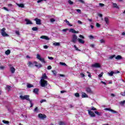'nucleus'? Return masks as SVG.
<instances>
[{"label":"nucleus","mask_w":125,"mask_h":125,"mask_svg":"<svg viewBox=\"0 0 125 125\" xmlns=\"http://www.w3.org/2000/svg\"><path fill=\"white\" fill-rule=\"evenodd\" d=\"M25 22H26V25H30L33 24V22H32V21L27 19L25 20Z\"/></svg>","instance_id":"18"},{"label":"nucleus","mask_w":125,"mask_h":125,"mask_svg":"<svg viewBox=\"0 0 125 125\" xmlns=\"http://www.w3.org/2000/svg\"><path fill=\"white\" fill-rule=\"evenodd\" d=\"M92 67L94 68H100V64L98 63H96L92 65Z\"/></svg>","instance_id":"13"},{"label":"nucleus","mask_w":125,"mask_h":125,"mask_svg":"<svg viewBox=\"0 0 125 125\" xmlns=\"http://www.w3.org/2000/svg\"><path fill=\"white\" fill-rule=\"evenodd\" d=\"M40 82H41V85L42 87H45V86L47 85V81L43 79H41L40 80Z\"/></svg>","instance_id":"3"},{"label":"nucleus","mask_w":125,"mask_h":125,"mask_svg":"<svg viewBox=\"0 0 125 125\" xmlns=\"http://www.w3.org/2000/svg\"><path fill=\"white\" fill-rule=\"evenodd\" d=\"M85 91L87 92V93H88L89 94H93V91L91 90V88L89 87H87L85 88Z\"/></svg>","instance_id":"7"},{"label":"nucleus","mask_w":125,"mask_h":125,"mask_svg":"<svg viewBox=\"0 0 125 125\" xmlns=\"http://www.w3.org/2000/svg\"><path fill=\"white\" fill-rule=\"evenodd\" d=\"M10 70L12 74H14V73H15V68H14V67H11Z\"/></svg>","instance_id":"20"},{"label":"nucleus","mask_w":125,"mask_h":125,"mask_svg":"<svg viewBox=\"0 0 125 125\" xmlns=\"http://www.w3.org/2000/svg\"><path fill=\"white\" fill-rule=\"evenodd\" d=\"M10 50L8 49L5 52V54H6V55H9L10 54Z\"/></svg>","instance_id":"27"},{"label":"nucleus","mask_w":125,"mask_h":125,"mask_svg":"<svg viewBox=\"0 0 125 125\" xmlns=\"http://www.w3.org/2000/svg\"><path fill=\"white\" fill-rule=\"evenodd\" d=\"M100 42L101 43H105V40L104 39H101L100 40Z\"/></svg>","instance_id":"41"},{"label":"nucleus","mask_w":125,"mask_h":125,"mask_svg":"<svg viewBox=\"0 0 125 125\" xmlns=\"http://www.w3.org/2000/svg\"><path fill=\"white\" fill-rule=\"evenodd\" d=\"M88 38L90 39V40H92V39H94V37L92 35H89L88 36Z\"/></svg>","instance_id":"50"},{"label":"nucleus","mask_w":125,"mask_h":125,"mask_svg":"<svg viewBox=\"0 0 125 125\" xmlns=\"http://www.w3.org/2000/svg\"><path fill=\"white\" fill-rule=\"evenodd\" d=\"M60 65L62 66H65L67 67V64L65 62H60Z\"/></svg>","instance_id":"33"},{"label":"nucleus","mask_w":125,"mask_h":125,"mask_svg":"<svg viewBox=\"0 0 125 125\" xmlns=\"http://www.w3.org/2000/svg\"><path fill=\"white\" fill-rule=\"evenodd\" d=\"M115 59H116V60H121L123 59V58L121 55H118L117 57H115Z\"/></svg>","instance_id":"24"},{"label":"nucleus","mask_w":125,"mask_h":125,"mask_svg":"<svg viewBox=\"0 0 125 125\" xmlns=\"http://www.w3.org/2000/svg\"><path fill=\"white\" fill-rule=\"evenodd\" d=\"M103 74H104V73L102 72L100 74H99L98 76L99 78H102L103 76Z\"/></svg>","instance_id":"46"},{"label":"nucleus","mask_w":125,"mask_h":125,"mask_svg":"<svg viewBox=\"0 0 125 125\" xmlns=\"http://www.w3.org/2000/svg\"><path fill=\"white\" fill-rule=\"evenodd\" d=\"M79 38H81V39H83V40H84V37H83V36L82 35H79Z\"/></svg>","instance_id":"60"},{"label":"nucleus","mask_w":125,"mask_h":125,"mask_svg":"<svg viewBox=\"0 0 125 125\" xmlns=\"http://www.w3.org/2000/svg\"><path fill=\"white\" fill-rule=\"evenodd\" d=\"M68 3L69 4H70V5H73V4H74V2H73V1H72V0H68Z\"/></svg>","instance_id":"34"},{"label":"nucleus","mask_w":125,"mask_h":125,"mask_svg":"<svg viewBox=\"0 0 125 125\" xmlns=\"http://www.w3.org/2000/svg\"><path fill=\"white\" fill-rule=\"evenodd\" d=\"M27 87H28V88H31V87H34V85H33L30 83H28L27 85Z\"/></svg>","instance_id":"30"},{"label":"nucleus","mask_w":125,"mask_h":125,"mask_svg":"<svg viewBox=\"0 0 125 125\" xmlns=\"http://www.w3.org/2000/svg\"><path fill=\"white\" fill-rule=\"evenodd\" d=\"M120 94L121 95H122V96H125V90L124 92H121Z\"/></svg>","instance_id":"59"},{"label":"nucleus","mask_w":125,"mask_h":125,"mask_svg":"<svg viewBox=\"0 0 125 125\" xmlns=\"http://www.w3.org/2000/svg\"><path fill=\"white\" fill-rule=\"evenodd\" d=\"M37 59L41 61L42 63H43L44 64H46V62L45 61V59L44 58H42V56L40 55V54H37L36 57Z\"/></svg>","instance_id":"1"},{"label":"nucleus","mask_w":125,"mask_h":125,"mask_svg":"<svg viewBox=\"0 0 125 125\" xmlns=\"http://www.w3.org/2000/svg\"><path fill=\"white\" fill-rule=\"evenodd\" d=\"M96 27H97V28H100V27H101V25L97 22L96 23Z\"/></svg>","instance_id":"54"},{"label":"nucleus","mask_w":125,"mask_h":125,"mask_svg":"<svg viewBox=\"0 0 125 125\" xmlns=\"http://www.w3.org/2000/svg\"><path fill=\"white\" fill-rule=\"evenodd\" d=\"M34 21H36L37 25H41L42 24V20L41 19L35 18Z\"/></svg>","instance_id":"9"},{"label":"nucleus","mask_w":125,"mask_h":125,"mask_svg":"<svg viewBox=\"0 0 125 125\" xmlns=\"http://www.w3.org/2000/svg\"><path fill=\"white\" fill-rule=\"evenodd\" d=\"M114 57H116V55H113L110 56L108 58V59L112 60V59H113V58H114Z\"/></svg>","instance_id":"40"},{"label":"nucleus","mask_w":125,"mask_h":125,"mask_svg":"<svg viewBox=\"0 0 125 125\" xmlns=\"http://www.w3.org/2000/svg\"><path fill=\"white\" fill-rule=\"evenodd\" d=\"M94 113H95L98 116H101V115H102V113L99 112L97 111H95Z\"/></svg>","instance_id":"29"},{"label":"nucleus","mask_w":125,"mask_h":125,"mask_svg":"<svg viewBox=\"0 0 125 125\" xmlns=\"http://www.w3.org/2000/svg\"><path fill=\"white\" fill-rule=\"evenodd\" d=\"M2 123H3V124H5L6 125L9 124V122L5 120H3Z\"/></svg>","instance_id":"37"},{"label":"nucleus","mask_w":125,"mask_h":125,"mask_svg":"<svg viewBox=\"0 0 125 125\" xmlns=\"http://www.w3.org/2000/svg\"><path fill=\"white\" fill-rule=\"evenodd\" d=\"M65 22L67 23V25L68 26H70V27H72V26H73V25L70 24V22H69V21H67V20H65Z\"/></svg>","instance_id":"39"},{"label":"nucleus","mask_w":125,"mask_h":125,"mask_svg":"<svg viewBox=\"0 0 125 125\" xmlns=\"http://www.w3.org/2000/svg\"><path fill=\"white\" fill-rule=\"evenodd\" d=\"M43 0L44 1H46V0H38L37 1V2H38V3H40V2H42V1H43Z\"/></svg>","instance_id":"51"},{"label":"nucleus","mask_w":125,"mask_h":125,"mask_svg":"<svg viewBox=\"0 0 125 125\" xmlns=\"http://www.w3.org/2000/svg\"><path fill=\"white\" fill-rule=\"evenodd\" d=\"M78 1H79V2H81V3H83V4H85V2H84V0H78Z\"/></svg>","instance_id":"38"},{"label":"nucleus","mask_w":125,"mask_h":125,"mask_svg":"<svg viewBox=\"0 0 125 125\" xmlns=\"http://www.w3.org/2000/svg\"><path fill=\"white\" fill-rule=\"evenodd\" d=\"M47 70H51L52 69V67L51 65H48L47 68Z\"/></svg>","instance_id":"56"},{"label":"nucleus","mask_w":125,"mask_h":125,"mask_svg":"<svg viewBox=\"0 0 125 125\" xmlns=\"http://www.w3.org/2000/svg\"><path fill=\"white\" fill-rule=\"evenodd\" d=\"M20 98H21V100H24V96H22V95L20 96Z\"/></svg>","instance_id":"58"},{"label":"nucleus","mask_w":125,"mask_h":125,"mask_svg":"<svg viewBox=\"0 0 125 125\" xmlns=\"http://www.w3.org/2000/svg\"><path fill=\"white\" fill-rule=\"evenodd\" d=\"M40 39L46 40V41H49V38L46 36H41Z\"/></svg>","instance_id":"15"},{"label":"nucleus","mask_w":125,"mask_h":125,"mask_svg":"<svg viewBox=\"0 0 125 125\" xmlns=\"http://www.w3.org/2000/svg\"><path fill=\"white\" fill-rule=\"evenodd\" d=\"M53 45H54V46H60V43L56 42L53 43Z\"/></svg>","instance_id":"25"},{"label":"nucleus","mask_w":125,"mask_h":125,"mask_svg":"<svg viewBox=\"0 0 125 125\" xmlns=\"http://www.w3.org/2000/svg\"><path fill=\"white\" fill-rule=\"evenodd\" d=\"M77 41H78V36L76 34H73L71 38V42L76 43V42H77Z\"/></svg>","instance_id":"2"},{"label":"nucleus","mask_w":125,"mask_h":125,"mask_svg":"<svg viewBox=\"0 0 125 125\" xmlns=\"http://www.w3.org/2000/svg\"><path fill=\"white\" fill-rule=\"evenodd\" d=\"M53 22H55V19L52 18L50 19V22L53 23Z\"/></svg>","instance_id":"47"},{"label":"nucleus","mask_w":125,"mask_h":125,"mask_svg":"<svg viewBox=\"0 0 125 125\" xmlns=\"http://www.w3.org/2000/svg\"><path fill=\"white\" fill-rule=\"evenodd\" d=\"M74 47L75 50H77V51H81V50L79 49V48H78L76 45H74Z\"/></svg>","instance_id":"35"},{"label":"nucleus","mask_w":125,"mask_h":125,"mask_svg":"<svg viewBox=\"0 0 125 125\" xmlns=\"http://www.w3.org/2000/svg\"><path fill=\"white\" fill-rule=\"evenodd\" d=\"M30 102V107L32 108V107H33L34 104L33 103V100H30V101H28Z\"/></svg>","instance_id":"32"},{"label":"nucleus","mask_w":125,"mask_h":125,"mask_svg":"<svg viewBox=\"0 0 125 125\" xmlns=\"http://www.w3.org/2000/svg\"><path fill=\"white\" fill-rule=\"evenodd\" d=\"M32 31H38V27H34L32 28Z\"/></svg>","instance_id":"43"},{"label":"nucleus","mask_w":125,"mask_h":125,"mask_svg":"<svg viewBox=\"0 0 125 125\" xmlns=\"http://www.w3.org/2000/svg\"><path fill=\"white\" fill-rule=\"evenodd\" d=\"M108 75L110 76V77H112L113 75H114V71H111L110 72H108Z\"/></svg>","instance_id":"31"},{"label":"nucleus","mask_w":125,"mask_h":125,"mask_svg":"<svg viewBox=\"0 0 125 125\" xmlns=\"http://www.w3.org/2000/svg\"><path fill=\"white\" fill-rule=\"evenodd\" d=\"M69 32H70V33H72L73 34H79V31H76L74 28L70 29Z\"/></svg>","instance_id":"10"},{"label":"nucleus","mask_w":125,"mask_h":125,"mask_svg":"<svg viewBox=\"0 0 125 125\" xmlns=\"http://www.w3.org/2000/svg\"><path fill=\"white\" fill-rule=\"evenodd\" d=\"M82 98H88V95H87V94L85 92H82Z\"/></svg>","instance_id":"11"},{"label":"nucleus","mask_w":125,"mask_h":125,"mask_svg":"<svg viewBox=\"0 0 125 125\" xmlns=\"http://www.w3.org/2000/svg\"><path fill=\"white\" fill-rule=\"evenodd\" d=\"M30 96L29 95H24V100H27V101H30Z\"/></svg>","instance_id":"19"},{"label":"nucleus","mask_w":125,"mask_h":125,"mask_svg":"<svg viewBox=\"0 0 125 125\" xmlns=\"http://www.w3.org/2000/svg\"><path fill=\"white\" fill-rule=\"evenodd\" d=\"M17 5H18L19 7H21V8H24V7H25V6L23 3H17Z\"/></svg>","instance_id":"21"},{"label":"nucleus","mask_w":125,"mask_h":125,"mask_svg":"<svg viewBox=\"0 0 125 125\" xmlns=\"http://www.w3.org/2000/svg\"><path fill=\"white\" fill-rule=\"evenodd\" d=\"M5 30H6L5 28H3L0 30L1 35L3 37H8V34H7L6 32H5Z\"/></svg>","instance_id":"4"},{"label":"nucleus","mask_w":125,"mask_h":125,"mask_svg":"<svg viewBox=\"0 0 125 125\" xmlns=\"http://www.w3.org/2000/svg\"><path fill=\"white\" fill-rule=\"evenodd\" d=\"M99 5L101 7H103V6H105V4L102 3H100L99 4Z\"/></svg>","instance_id":"45"},{"label":"nucleus","mask_w":125,"mask_h":125,"mask_svg":"<svg viewBox=\"0 0 125 125\" xmlns=\"http://www.w3.org/2000/svg\"><path fill=\"white\" fill-rule=\"evenodd\" d=\"M43 48H44V49H47L48 48V46L43 45Z\"/></svg>","instance_id":"61"},{"label":"nucleus","mask_w":125,"mask_h":125,"mask_svg":"<svg viewBox=\"0 0 125 125\" xmlns=\"http://www.w3.org/2000/svg\"><path fill=\"white\" fill-rule=\"evenodd\" d=\"M125 103V101H122L120 103V105H124Z\"/></svg>","instance_id":"53"},{"label":"nucleus","mask_w":125,"mask_h":125,"mask_svg":"<svg viewBox=\"0 0 125 125\" xmlns=\"http://www.w3.org/2000/svg\"><path fill=\"white\" fill-rule=\"evenodd\" d=\"M75 10L77 11L78 13H80V14L82 13V10H81V9H77Z\"/></svg>","instance_id":"42"},{"label":"nucleus","mask_w":125,"mask_h":125,"mask_svg":"<svg viewBox=\"0 0 125 125\" xmlns=\"http://www.w3.org/2000/svg\"><path fill=\"white\" fill-rule=\"evenodd\" d=\"M87 74H88V77H89V78H91V74H90L89 72L87 71Z\"/></svg>","instance_id":"55"},{"label":"nucleus","mask_w":125,"mask_h":125,"mask_svg":"<svg viewBox=\"0 0 125 125\" xmlns=\"http://www.w3.org/2000/svg\"><path fill=\"white\" fill-rule=\"evenodd\" d=\"M88 115L91 117V118H94L96 117L95 113L93 111H91L90 109L87 110Z\"/></svg>","instance_id":"5"},{"label":"nucleus","mask_w":125,"mask_h":125,"mask_svg":"<svg viewBox=\"0 0 125 125\" xmlns=\"http://www.w3.org/2000/svg\"><path fill=\"white\" fill-rule=\"evenodd\" d=\"M75 96H76V97H80V93H75Z\"/></svg>","instance_id":"48"},{"label":"nucleus","mask_w":125,"mask_h":125,"mask_svg":"<svg viewBox=\"0 0 125 125\" xmlns=\"http://www.w3.org/2000/svg\"><path fill=\"white\" fill-rule=\"evenodd\" d=\"M43 102H46V100H42L41 101H40V103H43Z\"/></svg>","instance_id":"57"},{"label":"nucleus","mask_w":125,"mask_h":125,"mask_svg":"<svg viewBox=\"0 0 125 125\" xmlns=\"http://www.w3.org/2000/svg\"><path fill=\"white\" fill-rule=\"evenodd\" d=\"M59 125H65V123L61 121L59 123Z\"/></svg>","instance_id":"52"},{"label":"nucleus","mask_w":125,"mask_h":125,"mask_svg":"<svg viewBox=\"0 0 125 125\" xmlns=\"http://www.w3.org/2000/svg\"><path fill=\"white\" fill-rule=\"evenodd\" d=\"M15 34H17V36H20V31H19V30H16Z\"/></svg>","instance_id":"36"},{"label":"nucleus","mask_w":125,"mask_h":125,"mask_svg":"<svg viewBox=\"0 0 125 125\" xmlns=\"http://www.w3.org/2000/svg\"><path fill=\"white\" fill-rule=\"evenodd\" d=\"M33 64H35V66L37 67L38 69H40V68H42V63H38V64H38V62L37 61L34 62Z\"/></svg>","instance_id":"6"},{"label":"nucleus","mask_w":125,"mask_h":125,"mask_svg":"<svg viewBox=\"0 0 125 125\" xmlns=\"http://www.w3.org/2000/svg\"><path fill=\"white\" fill-rule=\"evenodd\" d=\"M90 110L92 111H96L97 109L96 108L94 107V106H92Z\"/></svg>","instance_id":"44"},{"label":"nucleus","mask_w":125,"mask_h":125,"mask_svg":"<svg viewBox=\"0 0 125 125\" xmlns=\"http://www.w3.org/2000/svg\"><path fill=\"white\" fill-rule=\"evenodd\" d=\"M5 67L4 66H0V70H4Z\"/></svg>","instance_id":"63"},{"label":"nucleus","mask_w":125,"mask_h":125,"mask_svg":"<svg viewBox=\"0 0 125 125\" xmlns=\"http://www.w3.org/2000/svg\"><path fill=\"white\" fill-rule=\"evenodd\" d=\"M6 88H7L8 91H10L11 90V86L7 85Z\"/></svg>","instance_id":"28"},{"label":"nucleus","mask_w":125,"mask_h":125,"mask_svg":"<svg viewBox=\"0 0 125 125\" xmlns=\"http://www.w3.org/2000/svg\"><path fill=\"white\" fill-rule=\"evenodd\" d=\"M38 117L41 120H44V119L46 118V115L40 113L38 115Z\"/></svg>","instance_id":"8"},{"label":"nucleus","mask_w":125,"mask_h":125,"mask_svg":"<svg viewBox=\"0 0 125 125\" xmlns=\"http://www.w3.org/2000/svg\"><path fill=\"white\" fill-rule=\"evenodd\" d=\"M3 9H4V10H6V11H9V10H8V9L5 7H3Z\"/></svg>","instance_id":"62"},{"label":"nucleus","mask_w":125,"mask_h":125,"mask_svg":"<svg viewBox=\"0 0 125 125\" xmlns=\"http://www.w3.org/2000/svg\"><path fill=\"white\" fill-rule=\"evenodd\" d=\"M78 42L79 43H81V44H83L84 43V40L81 38L78 39Z\"/></svg>","instance_id":"14"},{"label":"nucleus","mask_w":125,"mask_h":125,"mask_svg":"<svg viewBox=\"0 0 125 125\" xmlns=\"http://www.w3.org/2000/svg\"><path fill=\"white\" fill-rule=\"evenodd\" d=\"M119 73H120V71H113V74H119Z\"/></svg>","instance_id":"64"},{"label":"nucleus","mask_w":125,"mask_h":125,"mask_svg":"<svg viewBox=\"0 0 125 125\" xmlns=\"http://www.w3.org/2000/svg\"><path fill=\"white\" fill-rule=\"evenodd\" d=\"M28 67H34V63H33L31 62H28Z\"/></svg>","instance_id":"26"},{"label":"nucleus","mask_w":125,"mask_h":125,"mask_svg":"<svg viewBox=\"0 0 125 125\" xmlns=\"http://www.w3.org/2000/svg\"><path fill=\"white\" fill-rule=\"evenodd\" d=\"M104 21L105 22V24H106V25H109V18L108 17H105L104 19Z\"/></svg>","instance_id":"17"},{"label":"nucleus","mask_w":125,"mask_h":125,"mask_svg":"<svg viewBox=\"0 0 125 125\" xmlns=\"http://www.w3.org/2000/svg\"><path fill=\"white\" fill-rule=\"evenodd\" d=\"M33 92H34V93H35V94H39V89L35 88L33 90Z\"/></svg>","instance_id":"22"},{"label":"nucleus","mask_w":125,"mask_h":125,"mask_svg":"<svg viewBox=\"0 0 125 125\" xmlns=\"http://www.w3.org/2000/svg\"><path fill=\"white\" fill-rule=\"evenodd\" d=\"M47 79V76H46V74L44 73L42 76V80H46Z\"/></svg>","instance_id":"23"},{"label":"nucleus","mask_w":125,"mask_h":125,"mask_svg":"<svg viewBox=\"0 0 125 125\" xmlns=\"http://www.w3.org/2000/svg\"><path fill=\"white\" fill-rule=\"evenodd\" d=\"M52 72L53 75H54V76H56V75L57 74V73L56 72V71L53 70V71H52Z\"/></svg>","instance_id":"49"},{"label":"nucleus","mask_w":125,"mask_h":125,"mask_svg":"<svg viewBox=\"0 0 125 125\" xmlns=\"http://www.w3.org/2000/svg\"><path fill=\"white\" fill-rule=\"evenodd\" d=\"M104 110H105V111H109L111 112V113H113V114L117 113V111L113 109H111L110 108H104Z\"/></svg>","instance_id":"12"},{"label":"nucleus","mask_w":125,"mask_h":125,"mask_svg":"<svg viewBox=\"0 0 125 125\" xmlns=\"http://www.w3.org/2000/svg\"><path fill=\"white\" fill-rule=\"evenodd\" d=\"M112 5H113V8H117V9H120V7H119V6H118V4H117V3H116L112 2Z\"/></svg>","instance_id":"16"}]
</instances>
